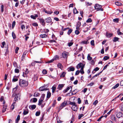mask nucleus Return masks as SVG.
<instances>
[{
  "instance_id": "obj_58",
  "label": "nucleus",
  "mask_w": 123,
  "mask_h": 123,
  "mask_svg": "<svg viewBox=\"0 0 123 123\" xmlns=\"http://www.w3.org/2000/svg\"><path fill=\"white\" fill-rule=\"evenodd\" d=\"M88 41V40L83 41L81 42V43H82V44H87V43Z\"/></svg>"
},
{
  "instance_id": "obj_26",
  "label": "nucleus",
  "mask_w": 123,
  "mask_h": 123,
  "mask_svg": "<svg viewBox=\"0 0 123 123\" xmlns=\"http://www.w3.org/2000/svg\"><path fill=\"white\" fill-rule=\"evenodd\" d=\"M29 112V111L28 110H25L24 111L23 115H25L27 114Z\"/></svg>"
},
{
  "instance_id": "obj_10",
  "label": "nucleus",
  "mask_w": 123,
  "mask_h": 123,
  "mask_svg": "<svg viewBox=\"0 0 123 123\" xmlns=\"http://www.w3.org/2000/svg\"><path fill=\"white\" fill-rule=\"evenodd\" d=\"M77 109L78 108L76 104L75 105H73L72 107V110H73L74 111H77Z\"/></svg>"
},
{
  "instance_id": "obj_5",
  "label": "nucleus",
  "mask_w": 123,
  "mask_h": 123,
  "mask_svg": "<svg viewBox=\"0 0 123 123\" xmlns=\"http://www.w3.org/2000/svg\"><path fill=\"white\" fill-rule=\"evenodd\" d=\"M39 90L40 91H43L45 90H47L49 89L47 88H45L44 86H43L39 88Z\"/></svg>"
},
{
  "instance_id": "obj_59",
  "label": "nucleus",
  "mask_w": 123,
  "mask_h": 123,
  "mask_svg": "<svg viewBox=\"0 0 123 123\" xmlns=\"http://www.w3.org/2000/svg\"><path fill=\"white\" fill-rule=\"evenodd\" d=\"M83 116H84V115L82 114H81L79 115L78 116V119H80Z\"/></svg>"
},
{
  "instance_id": "obj_47",
  "label": "nucleus",
  "mask_w": 123,
  "mask_h": 123,
  "mask_svg": "<svg viewBox=\"0 0 123 123\" xmlns=\"http://www.w3.org/2000/svg\"><path fill=\"white\" fill-rule=\"evenodd\" d=\"M16 23V22L15 21H13L12 24V28H13L14 27Z\"/></svg>"
},
{
  "instance_id": "obj_62",
  "label": "nucleus",
  "mask_w": 123,
  "mask_h": 123,
  "mask_svg": "<svg viewBox=\"0 0 123 123\" xmlns=\"http://www.w3.org/2000/svg\"><path fill=\"white\" fill-rule=\"evenodd\" d=\"M52 90L55 91L56 89V87L55 85H54L52 86Z\"/></svg>"
},
{
  "instance_id": "obj_4",
  "label": "nucleus",
  "mask_w": 123,
  "mask_h": 123,
  "mask_svg": "<svg viewBox=\"0 0 123 123\" xmlns=\"http://www.w3.org/2000/svg\"><path fill=\"white\" fill-rule=\"evenodd\" d=\"M39 21L41 24L44 27L45 25V23L44 21V20L43 18H38Z\"/></svg>"
},
{
  "instance_id": "obj_7",
  "label": "nucleus",
  "mask_w": 123,
  "mask_h": 123,
  "mask_svg": "<svg viewBox=\"0 0 123 123\" xmlns=\"http://www.w3.org/2000/svg\"><path fill=\"white\" fill-rule=\"evenodd\" d=\"M84 65L82 63L80 62L78 64L77 66H76V68L78 69L80 68H81L82 67L83 68H84Z\"/></svg>"
},
{
  "instance_id": "obj_19",
  "label": "nucleus",
  "mask_w": 123,
  "mask_h": 123,
  "mask_svg": "<svg viewBox=\"0 0 123 123\" xmlns=\"http://www.w3.org/2000/svg\"><path fill=\"white\" fill-rule=\"evenodd\" d=\"M35 62H36L37 63H42V62L41 61H35L34 62H32L31 63V65L32 66H34L35 65Z\"/></svg>"
},
{
  "instance_id": "obj_35",
  "label": "nucleus",
  "mask_w": 123,
  "mask_h": 123,
  "mask_svg": "<svg viewBox=\"0 0 123 123\" xmlns=\"http://www.w3.org/2000/svg\"><path fill=\"white\" fill-rule=\"evenodd\" d=\"M87 59L88 60H91L92 59V57L90 56V55L89 54L88 55Z\"/></svg>"
},
{
  "instance_id": "obj_16",
  "label": "nucleus",
  "mask_w": 123,
  "mask_h": 123,
  "mask_svg": "<svg viewBox=\"0 0 123 123\" xmlns=\"http://www.w3.org/2000/svg\"><path fill=\"white\" fill-rule=\"evenodd\" d=\"M38 15L37 14H35V15H32L31 16V18L34 19H36V18L38 17Z\"/></svg>"
},
{
  "instance_id": "obj_53",
  "label": "nucleus",
  "mask_w": 123,
  "mask_h": 123,
  "mask_svg": "<svg viewBox=\"0 0 123 123\" xmlns=\"http://www.w3.org/2000/svg\"><path fill=\"white\" fill-rule=\"evenodd\" d=\"M98 102V101L97 100H96L93 103V105H96Z\"/></svg>"
},
{
  "instance_id": "obj_23",
  "label": "nucleus",
  "mask_w": 123,
  "mask_h": 123,
  "mask_svg": "<svg viewBox=\"0 0 123 123\" xmlns=\"http://www.w3.org/2000/svg\"><path fill=\"white\" fill-rule=\"evenodd\" d=\"M43 100V99H42L41 98L39 100L38 103V105H41Z\"/></svg>"
},
{
  "instance_id": "obj_48",
  "label": "nucleus",
  "mask_w": 123,
  "mask_h": 123,
  "mask_svg": "<svg viewBox=\"0 0 123 123\" xmlns=\"http://www.w3.org/2000/svg\"><path fill=\"white\" fill-rule=\"evenodd\" d=\"M72 29H69L68 31V35H69L72 32Z\"/></svg>"
},
{
  "instance_id": "obj_50",
  "label": "nucleus",
  "mask_w": 123,
  "mask_h": 123,
  "mask_svg": "<svg viewBox=\"0 0 123 123\" xmlns=\"http://www.w3.org/2000/svg\"><path fill=\"white\" fill-rule=\"evenodd\" d=\"M109 57L107 56H105L104 58L103 59L105 60H106L109 59Z\"/></svg>"
},
{
  "instance_id": "obj_17",
  "label": "nucleus",
  "mask_w": 123,
  "mask_h": 123,
  "mask_svg": "<svg viewBox=\"0 0 123 123\" xmlns=\"http://www.w3.org/2000/svg\"><path fill=\"white\" fill-rule=\"evenodd\" d=\"M64 86V85L63 84H60L58 85V89L59 90H61Z\"/></svg>"
},
{
  "instance_id": "obj_15",
  "label": "nucleus",
  "mask_w": 123,
  "mask_h": 123,
  "mask_svg": "<svg viewBox=\"0 0 123 123\" xmlns=\"http://www.w3.org/2000/svg\"><path fill=\"white\" fill-rule=\"evenodd\" d=\"M113 34L107 32L106 33V37L110 38L112 36Z\"/></svg>"
},
{
  "instance_id": "obj_63",
  "label": "nucleus",
  "mask_w": 123,
  "mask_h": 123,
  "mask_svg": "<svg viewBox=\"0 0 123 123\" xmlns=\"http://www.w3.org/2000/svg\"><path fill=\"white\" fill-rule=\"evenodd\" d=\"M73 42H69L68 43V45L69 47L71 46L73 44Z\"/></svg>"
},
{
  "instance_id": "obj_13",
  "label": "nucleus",
  "mask_w": 123,
  "mask_h": 123,
  "mask_svg": "<svg viewBox=\"0 0 123 123\" xmlns=\"http://www.w3.org/2000/svg\"><path fill=\"white\" fill-rule=\"evenodd\" d=\"M68 53L67 52H63L62 54V56L64 58L67 57L68 56Z\"/></svg>"
},
{
  "instance_id": "obj_27",
  "label": "nucleus",
  "mask_w": 123,
  "mask_h": 123,
  "mask_svg": "<svg viewBox=\"0 0 123 123\" xmlns=\"http://www.w3.org/2000/svg\"><path fill=\"white\" fill-rule=\"evenodd\" d=\"M7 108V106L5 105H4L2 109V112L4 113L6 111Z\"/></svg>"
},
{
  "instance_id": "obj_8",
  "label": "nucleus",
  "mask_w": 123,
  "mask_h": 123,
  "mask_svg": "<svg viewBox=\"0 0 123 123\" xmlns=\"http://www.w3.org/2000/svg\"><path fill=\"white\" fill-rule=\"evenodd\" d=\"M18 76H13L12 80V82H14L17 81L18 80Z\"/></svg>"
},
{
  "instance_id": "obj_12",
  "label": "nucleus",
  "mask_w": 123,
  "mask_h": 123,
  "mask_svg": "<svg viewBox=\"0 0 123 123\" xmlns=\"http://www.w3.org/2000/svg\"><path fill=\"white\" fill-rule=\"evenodd\" d=\"M67 103L65 101L63 102L61 105L60 106V108H61V109L63 107L65 106L66 105H67Z\"/></svg>"
},
{
  "instance_id": "obj_32",
  "label": "nucleus",
  "mask_w": 123,
  "mask_h": 123,
  "mask_svg": "<svg viewBox=\"0 0 123 123\" xmlns=\"http://www.w3.org/2000/svg\"><path fill=\"white\" fill-rule=\"evenodd\" d=\"M119 38L117 37H115L114 38L113 40V41L114 42H116L117 41H118Z\"/></svg>"
},
{
  "instance_id": "obj_20",
  "label": "nucleus",
  "mask_w": 123,
  "mask_h": 123,
  "mask_svg": "<svg viewBox=\"0 0 123 123\" xmlns=\"http://www.w3.org/2000/svg\"><path fill=\"white\" fill-rule=\"evenodd\" d=\"M36 107V106L35 105H33L29 106V108L31 109V108L32 110L34 109Z\"/></svg>"
},
{
  "instance_id": "obj_11",
  "label": "nucleus",
  "mask_w": 123,
  "mask_h": 123,
  "mask_svg": "<svg viewBox=\"0 0 123 123\" xmlns=\"http://www.w3.org/2000/svg\"><path fill=\"white\" fill-rule=\"evenodd\" d=\"M46 22L47 23H49L52 21V19L50 17H48L45 19Z\"/></svg>"
},
{
  "instance_id": "obj_39",
  "label": "nucleus",
  "mask_w": 123,
  "mask_h": 123,
  "mask_svg": "<svg viewBox=\"0 0 123 123\" xmlns=\"http://www.w3.org/2000/svg\"><path fill=\"white\" fill-rule=\"evenodd\" d=\"M59 58V56L58 55H55L53 58V59H54V60H56L57 59H58Z\"/></svg>"
},
{
  "instance_id": "obj_9",
  "label": "nucleus",
  "mask_w": 123,
  "mask_h": 123,
  "mask_svg": "<svg viewBox=\"0 0 123 123\" xmlns=\"http://www.w3.org/2000/svg\"><path fill=\"white\" fill-rule=\"evenodd\" d=\"M111 119L113 121L116 122V118L115 116L114 115H112L110 117Z\"/></svg>"
},
{
  "instance_id": "obj_46",
  "label": "nucleus",
  "mask_w": 123,
  "mask_h": 123,
  "mask_svg": "<svg viewBox=\"0 0 123 123\" xmlns=\"http://www.w3.org/2000/svg\"><path fill=\"white\" fill-rule=\"evenodd\" d=\"M92 21V20L91 18H88L86 21L87 23H91Z\"/></svg>"
},
{
  "instance_id": "obj_3",
  "label": "nucleus",
  "mask_w": 123,
  "mask_h": 123,
  "mask_svg": "<svg viewBox=\"0 0 123 123\" xmlns=\"http://www.w3.org/2000/svg\"><path fill=\"white\" fill-rule=\"evenodd\" d=\"M116 114L117 117L118 118H119L121 117H123V113L120 111L116 112Z\"/></svg>"
},
{
  "instance_id": "obj_24",
  "label": "nucleus",
  "mask_w": 123,
  "mask_h": 123,
  "mask_svg": "<svg viewBox=\"0 0 123 123\" xmlns=\"http://www.w3.org/2000/svg\"><path fill=\"white\" fill-rule=\"evenodd\" d=\"M47 35L45 34H41L40 35V37L42 38H46L47 37Z\"/></svg>"
},
{
  "instance_id": "obj_61",
  "label": "nucleus",
  "mask_w": 123,
  "mask_h": 123,
  "mask_svg": "<svg viewBox=\"0 0 123 123\" xmlns=\"http://www.w3.org/2000/svg\"><path fill=\"white\" fill-rule=\"evenodd\" d=\"M15 72V73H19V70L17 69V68H16L14 70Z\"/></svg>"
},
{
  "instance_id": "obj_33",
  "label": "nucleus",
  "mask_w": 123,
  "mask_h": 123,
  "mask_svg": "<svg viewBox=\"0 0 123 123\" xmlns=\"http://www.w3.org/2000/svg\"><path fill=\"white\" fill-rule=\"evenodd\" d=\"M13 65L16 68H17L18 67L17 66V62H13Z\"/></svg>"
},
{
  "instance_id": "obj_34",
  "label": "nucleus",
  "mask_w": 123,
  "mask_h": 123,
  "mask_svg": "<svg viewBox=\"0 0 123 123\" xmlns=\"http://www.w3.org/2000/svg\"><path fill=\"white\" fill-rule=\"evenodd\" d=\"M57 67L58 68L61 69L62 67V66L61 63H59L57 64Z\"/></svg>"
},
{
  "instance_id": "obj_60",
  "label": "nucleus",
  "mask_w": 123,
  "mask_h": 123,
  "mask_svg": "<svg viewBox=\"0 0 123 123\" xmlns=\"http://www.w3.org/2000/svg\"><path fill=\"white\" fill-rule=\"evenodd\" d=\"M86 3L87 6H91L92 5V3H89L88 2H86Z\"/></svg>"
},
{
  "instance_id": "obj_29",
  "label": "nucleus",
  "mask_w": 123,
  "mask_h": 123,
  "mask_svg": "<svg viewBox=\"0 0 123 123\" xmlns=\"http://www.w3.org/2000/svg\"><path fill=\"white\" fill-rule=\"evenodd\" d=\"M120 29H118V30L117 31V34L118 35H123V33L121 32L120 31Z\"/></svg>"
},
{
  "instance_id": "obj_25",
  "label": "nucleus",
  "mask_w": 123,
  "mask_h": 123,
  "mask_svg": "<svg viewBox=\"0 0 123 123\" xmlns=\"http://www.w3.org/2000/svg\"><path fill=\"white\" fill-rule=\"evenodd\" d=\"M26 53H25V52H24V53L22 55V57L21 60L22 61H24L25 59L24 58L25 57V56L26 55Z\"/></svg>"
},
{
  "instance_id": "obj_51",
  "label": "nucleus",
  "mask_w": 123,
  "mask_h": 123,
  "mask_svg": "<svg viewBox=\"0 0 123 123\" xmlns=\"http://www.w3.org/2000/svg\"><path fill=\"white\" fill-rule=\"evenodd\" d=\"M32 25L33 26L35 27L37 26L38 25L37 23L36 22L33 23Z\"/></svg>"
},
{
  "instance_id": "obj_40",
  "label": "nucleus",
  "mask_w": 123,
  "mask_h": 123,
  "mask_svg": "<svg viewBox=\"0 0 123 123\" xmlns=\"http://www.w3.org/2000/svg\"><path fill=\"white\" fill-rule=\"evenodd\" d=\"M12 35L13 39H15L16 38V35L13 32H12Z\"/></svg>"
},
{
  "instance_id": "obj_1",
  "label": "nucleus",
  "mask_w": 123,
  "mask_h": 123,
  "mask_svg": "<svg viewBox=\"0 0 123 123\" xmlns=\"http://www.w3.org/2000/svg\"><path fill=\"white\" fill-rule=\"evenodd\" d=\"M28 84V82L26 80L20 79L19 80V85L22 87H25L27 86Z\"/></svg>"
},
{
  "instance_id": "obj_2",
  "label": "nucleus",
  "mask_w": 123,
  "mask_h": 123,
  "mask_svg": "<svg viewBox=\"0 0 123 123\" xmlns=\"http://www.w3.org/2000/svg\"><path fill=\"white\" fill-rule=\"evenodd\" d=\"M102 6L99 5L98 4H96L94 6V8L95 9H97L98 11H103V9L102 8Z\"/></svg>"
},
{
  "instance_id": "obj_55",
  "label": "nucleus",
  "mask_w": 123,
  "mask_h": 123,
  "mask_svg": "<svg viewBox=\"0 0 123 123\" xmlns=\"http://www.w3.org/2000/svg\"><path fill=\"white\" fill-rule=\"evenodd\" d=\"M56 104V100H54L53 101V103L52 105V106L53 107H54Z\"/></svg>"
},
{
  "instance_id": "obj_45",
  "label": "nucleus",
  "mask_w": 123,
  "mask_h": 123,
  "mask_svg": "<svg viewBox=\"0 0 123 123\" xmlns=\"http://www.w3.org/2000/svg\"><path fill=\"white\" fill-rule=\"evenodd\" d=\"M66 74V73L65 72H63L62 74L60 76V77H64L65 76V75Z\"/></svg>"
},
{
  "instance_id": "obj_31",
  "label": "nucleus",
  "mask_w": 123,
  "mask_h": 123,
  "mask_svg": "<svg viewBox=\"0 0 123 123\" xmlns=\"http://www.w3.org/2000/svg\"><path fill=\"white\" fill-rule=\"evenodd\" d=\"M113 21L114 22L116 23H118L119 21V19L118 18H116L113 19Z\"/></svg>"
},
{
  "instance_id": "obj_14",
  "label": "nucleus",
  "mask_w": 123,
  "mask_h": 123,
  "mask_svg": "<svg viewBox=\"0 0 123 123\" xmlns=\"http://www.w3.org/2000/svg\"><path fill=\"white\" fill-rule=\"evenodd\" d=\"M75 70L74 68L73 67H70L68 68V72L73 71Z\"/></svg>"
},
{
  "instance_id": "obj_18",
  "label": "nucleus",
  "mask_w": 123,
  "mask_h": 123,
  "mask_svg": "<svg viewBox=\"0 0 123 123\" xmlns=\"http://www.w3.org/2000/svg\"><path fill=\"white\" fill-rule=\"evenodd\" d=\"M70 87L72 88L71 86H70L69 87H68L65 90H64L63 91V92L64 93H65L69 90L70 88Z\"/></svg>"
},
{
  "instance_id": "obj_22",
  "label": "nucleus",
  "mask_w": 123,
  "mask_h": 123,
  "mask_svg": "<svg viewBox=\"0 0 123 123\" xmlns=\"http://www.w3.org/2000/svg\"><path fill=\"white\" fill-rule=\"evenodd\" d=\"M20 115H18L16 120L15 123H18V121L20 119Z\"/></svg>"
},
{
  "instance_id": "obj_52",
  "label": "nucleus",
  "mask_w": 123,
  "mask_h": 123,
  "mask_svg": "<svg viewBox=\"0 0 123 123\" xmlns=\"http://www.w3.org/2000/svg\"><path fill=\"white\" fill-rule=\"evenodd\" d=\"M40 114V111H37L36 113V116H39Z\"/></svg>"
},
{
  "instance_id": "obj_28",
  "label": "nucleus",
  "mask_w": 123,
  "mask_h": 123,
  "mask_svg": "<svg viewBox=\"0 0 123 123\" xmlns=\"http://www.w3.org/2000/svg\"><path fill=\"white\" fill-rule=\"evenodd\" d=\"M81 25V23L80 21H78V22L77 25V26L76 27V29H78L79 28V27H80Z\"/></svg>"
},
{
  "instance_id": "obj_21",
  "label": "nucleus",
  "mask_w": 123,
  "mask_h": 123,
  "mask_svg": "<svg viewBox=\"0 0 123 123\" xmlns=\"http://www.w3.org/2000/svg\"><path fill=\"white\" fill-rule=\"evenodd\" d=\"M51 93L49 91H48L47 92V98H49L51 96Z\"/></svg>"
},
{
  "instance_id": "obj_41",
  "label": "nucleus",
  "mask_w": 123,
  "mask_h": 123,
  "mask_svg": "<svg viewBox=\"0 0 123 123\" xmlns=\"http://www.w3.org/2000/svg\"><path fill=\"white\" fill-rule=\"evenodd\" d=\"M74 14H77L78 13V12L75 7L74 8Z\"/></svg>"
},
{
  "instance_id": "obj_42",
  "label": "nucleus",
  "mask_w": 123,
  "mask_h": 123,
  "mask_svg": "<svg viewBox=\"0 0 123 123\" xmlns=\"http://www.w3.org/2000/svg\"><path fill=\"white\" fill-rule=\"evenodd\" d=\"M83 68H83V67H82L81 68V69L80 71V73L82 74H83L84 73L83 70Z\"/></svg>"
},
{
  "instance_id": "obj_44",
  "label": "nucleus",
  "mask_w": 123,
  "mask_h": 123,
  "mask_svg": "<svg viewBox=\"0 0 123 123\" xmlns=\"http://www.w3.org/2000/svg\"><path fill=\"white\" fill-rule=\"evenodd\" d=\"M115 4L117 6H121L122 4V3L119 2H115Z\"/></svg>"
},
{
  "instance_id": "obj_56",
  "label": "nucleus",
  "mask_w": 123,
  "mask_h": 123,
  "mask_svg": "<svg viewBox=\"0 0 123 123\" xmlns=\"http://www.w3.org/2000/svg\"><path fill=\"white\" fill-rule=\"evenodd\" d=\"M91 44L93 46H94L95 44L94 43V41L93 40H92L91 42Z\"/></svg>"
},
{
  "instance_id": "obj_37",
  "label": "nucleus",
  "mask_w": 123,
  "mask_h": 123,
  "mask_svg": "<svg viewBox=\"0 0 123 123\" xmlns=\"http://www.w3.org/2000/svg\"><path fill=\"white\" fill-rule=\"evenodd\" d=\"M119 108L121 111H123V104H121L120 105Z\"/></svg>"
},
{
  "instance_id": "obj_38",
  "label": "nucleus",
  "mask_w": 123,
  "mask_h": 123,
  "mask_svg": "<svg viewBox=\"0 0 123 123\" xmlns=\"http://www.w3.org/2000/svg\"><path fill=\"white\" fill-rule=\"evenodd\" d=\"M44 12L45 13L49 14H51L53 12L51 11H47V10L45 11Z\"/></svg>"
},
{
  "instance_id": "obj_57",
  "label": "nucleus",
  "mask_w": 123,
  "mask_h": 123,
  "mask_svg": "<svg viewBox=\"0 0 123 123\" xmlns=\"http://www.w3.org/2000/svg\"><path fill=\"white\" fill-rule=\"evenodd\" d=\"M2 45H1V47L2 48H4L5 45V42L4 41L2 43Z\"/></svg>"
},
{
  "instance_id": "obj_54",
  "label": "nucleus",
  "mask_w": 123,
  "mask_h": 123,
  "mask_svg": "<svg viewBox=\"0 0 123 123\" xmlns=\"http://www.w3.org/2000/svg\"><path fill=\"white\" fill-rule=\"evenodd\" d=\"M94 82H91L90 83L88 84L87 85V86H92L93 85H94Z\"/></svg>"
},
{
  "instance_id": "obj_49",
  "label": "nucleus",
  "mask_w": 123,
  "mask_h": 123,
  "mask_svg": "<svg viewBox=\"0 0 123 123\" xmlns=\"http://www.w3.org/2000/svg\"><path fill=\"white\" fill-rule=\"evenodd\" d=\"M54 61V59H51V60H50V61H47V62H46V63H51V62H53Z\"/></svg>"
},
{
  "instance_id": "obj_6",
  "label": "nucleus",
  "mask_w": 123,
  "mask_h": 123,
  "mask_svg": "<svg viewBox=\"0 0 123 123\" xmlns=\"http://www.w3.org/2000/svg\"><path fill=\"white\" fill-rule=\"evenodd\" d=\"M29 71L28 68L26 69V70L25 72H23V76L24 77H27V75L28 74Z\"/></svg>"
},
{
  "instance_id": "obj_64",
  "label": "nucleus",
  "mask_w": 123,
  "mask_h": 123,
  "mask_svg": "<svg viewBox=\"0 0 123 123\" xmlns=\"http://www.w3.org/2000/svg\"><path fill=\"white\" fill-rule=\"evenodd\" d=\"M78 103L79 104H80L81 103V100L80 98H78Z\"/></svg>"
},
{
  "instance_id": "obj_30",
  "label": "nucleus",
  "mask_w": 123,
  "mask_h": 123,
  "mask_svg": "<svg viewBox=\"0 0 123 123\" xmlns=\"http://www.w3.org/2000/svg\"><path fill=\"white\" fill-rule=\"evenodd\" d=\"M40 95V94L39 93L37 92H35L33 96L34 97H36L37 96H38Z\"/></svg>"
},
{
  "instance_id": "obj_36",
  "label": "nucleus",
  "mask_w": 123,
  "mask_h": 123,
  "mask_svg": "<svg viewBox=\"0 0 123 123\" xmlns=\"http://www.w3.org/2000/svg\"><path fill=\"white\" fill-rule=\"evenodd\" d=\"M16 104V103L13 102L11 106V108L12 110L14 108V106Z\"/></svg>"
},
{
  "instance_id": "obj_43",
  "label": "nucleus",
  "mask_w": 123,
  "mask_h": 123,
  "mask_svg": "<svg viewBox=\"0 0 123 123\" xmlns=\"http://www.w3.org/2000/svg\"><path fill=\"white\" fill-rule=\"evenodd\" d=\"M119 86V83H117L116 84L115 86L112 88V89H115L117 87Z\"/></svg>"
}]
</instances>
